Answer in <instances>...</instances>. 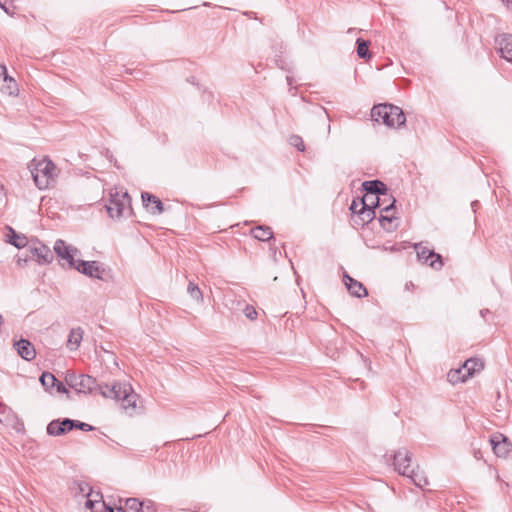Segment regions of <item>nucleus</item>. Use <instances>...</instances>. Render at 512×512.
<instances>
[{"instance_id": "aec40b11", "label": "nucleus", "mask_w": 512, "mask_h": 512, "mask_svg": "<svg viewBox=\"0 0 512 512\" xmlns=\"http://www.w3.org/2000/svg\"><path fill=\"white\" fill-rule=\"evenodd\" d=\"M83 330L81 327L71 329L68 339H67V347L71 351H75L80 346V343L83 339Z\"/></svg>"}, {"instance_id": "bb28decb", "label": "nucleus", "mask_w": 512, "mask_h": 512, "mask_svg": "<svg viewBox=\"0 0 512 512\" xmlns=\"http://www.w3.org/2000/svg\"><path fill=\"white\" fill-rule=\"evenodd\" d=\"M393 220H394V217L392 215L381 214L379 217V222H380L381 226L387 231H391L393 229V227H392Z\"/></svg>"}, {"instance_id": "dca6fc26", "label": "nucleus", "mask_w": 512, "mask_h": 512, "mask_svg": "<svg viewBox=\"0 0 512 512\" xmlns=\"http://www.w3.org/2000/svg\"><path fill=\"white\" fill-rule=\"evenodd\" d=\"M0 91L7 95H15L18 93L17 83L7 73L5 65L0 64Z\"/></svg>"}, {"instance_id": "f03ea898", "label": "nucleus", "mask_w": 512, "mask_h": 512, "mask_svg": "<svg viewBox=\"0 0 512 512\" xmlns=\"http://www.w3.org/2000/svg\"><path fill=\"white\" fill-rule=\"evenodd\" d=\"M411 454L406 448L399 449L393 456L394 469L410 480L419 488L428 484L427 478L419 471L410 469Z\"/></svg>"}, {"instance_id": "4be33fe9", "label": "nucleus", "mask_w": 512, "mask_h": 512, "mask_svg": "<svg viewBox=\"0 0 512 512\" xmlns=\"http://www.w3.org/2000/svg\"><path fill=\"white\" fill-rule=\"evenodd\" d=\"M10 235H8V242L13 246L21 249L24 247L28 248V241L24 235L17 234L12 228H9Z\"/></svg>"}, {"instance_id": "7c9ffc66", "label": "nucleus", "mask_w": 512, "mask_h": 512, "mask_svg": "<svg viewBox=\"0 0 512 512\" xmlns=\"http://www.w3.org/2000/svg\"><path fill=\"white\" fill-rule=\"evenodd\" d=\"M0 7L8 14L13 15L12 0H0Z\"/></svg>"}, {"instance_id": "f704fd0d", "label": "nucleus", "mask_w": 512, "mask_h": 512, "mask_svg": "<svg viewBox=\"0 0 512 512\" xmlns=\"http://www.w3.org/2000/svg\"><path fill=\"white\" fill-rule=\"evenodd\" d=\"M100 507H101V509H103V512H126L121 507L117 508V511H115L111 506L107 505L105 502H102L100 504Z\"/></svg>"}, {"instance_id": "5701e85b", "label": "nucleus", "mask_w": 512, "mask_h": 512, "mask_svg": "<svg viewBox=\"0 0 512 512\" xmlns=\"http://www.w3.org/2000/svg\"><path fill=\"white\" fill-rule=\"evenodd\" d=\"M356 44H357L356 52H357V55L359 58H362V59L371 58V54L369 52L370 41L364 40L363 38H358L356 40Z\"/></svg>"}, {"instance_id": "ddd939ff", "label": "nucleus", "mask_w": 512, "mask_h": 512, "mask_svg": "<svg viewBox=\"0 0 512 512\" xmlns=\"http://www.w3.org/2000/svg\"><path fill=\"white\" fill-rule=\"evenodd\" d=\"M54 251L60 258L67 261L69 268H73L76 264L75 255L78 254V249L67 246L63 240L59 239L55 242Z\"/></svg>"}, {"instance_id": "4c0bfd02", "label": "nucleus", "mask_w": 512, "mask_h": 512, "mask_svg": "<svg viewBox=\"0 0 512 512\" xmlns=\"http://www.w3.org/2000/svg\"><path fill=\"white\" fill-rule=\"evenodd\" d=\"M479 206V202L478 201H473L471 203V207L473 209V211L475 212L476 211V208Z\"/></svg>"}, {"instance_id": "f8f14e48", "label": "nucleus", "mask_w": 512, "mask_h": 512, "mask_svg": "<svg viewBox=\"0 0 512 512\" xmlns=\"http://www.w3.org/2000/svg\"><path fill=\"white\" fill-rule=\"evenodd\" d=\"M75 429V420L70 418L52 420L46 428L47 434L60 436Z\"/></svg>"}, {"instance_id": "37998d69", "label": "nucleus", "mask_w": 512, "mask_h": 512, "mask_svg": "<svg viewBox=\"0 0 512 512\" xmlns=\"http://www.w3.org/2000/svg\"><path fill=\"white\" fill-rule=\"evenodd\" d=\"M80 490L84 492V487H82V485H80Z\"/></svg>"}, {"instance_id": "c03bdc74", "label": "nucleus", "mask_w": 512, "mask_h": 512, "mask_svg": "<svg viewBox=\"0 0 512 512\" xmlns=\"http://www.w3.org/2000/svg\"><path fill=\"white\" fill-rule=\"evenodd\" d=\"M507 2H509L510 0H506Z\"/></svg>"}, {"instance_id": "9d476101", "label": "nucleus", "mask_w": 512, "mask_h": 512, "mask_svg": "<svg viewBox=\"0 0 512 512\" xmlns=\"http://www.w3.org/2000/svg\"><path fill=\"white\" fill-rule=\"evenodd\" d=\"M31 258L39 264H48L53 260V253L50 248L38 240H31L28 245Z\"/></svg>"}, {"instance_id": "7ed1b4c3", "label": "nucleus", "mask_w": 512, "mask_h": 512, "mask_svg": "<svg viewBox=\"0 0 512 512\" xmlns=\"http://www.w3.org/2000/svg\"><path fill=\"white\" fill-rule=\"evenodd\" d=\"M371 116L376 122H381L388 127H399L406 121L402 109L392 104L375 105L371 110Z\"/></svg>"}, {"instance_id": "423d86ee", "label": "nucleus", "mask_w": 512, "mask_h": 512, "mask_svg": "<svg viewBox=\"0 0 512 512\" xmlns=\"http://www.w3.org/2000/svg\"><path fill=\"white\" fill-rule=\"evenodd\" d=\"M109 216L113 219H119L131 211V198L127 192L111 195L109 203L106 205Z\"/></svg>"}, {"instance_id": "1a4fd4ad", "label": "nucleus", "mask_w": 512, "mask_h": 512, "mask_svg": "<svg viewBox=\"0 0 512 512\" xmlns=\"http://www.w3.org/2000/svg\"><path fill=\"white\" fill-rule=\"evenodd\" d=\"M73 269L90 278L99 280L104 279L105 268L98 261L77 260L76 264L73 266Z\"/></svg>"}, {"instance_id": "a19ab883", "label": "nucleus", "mask_w": 512, "mask_h": 512, "mask_svg": "<svg viewBox=\"0 0 512 512\" xmlns=\"http://www.w3.org/2000/svg\"><path fill=\"white\" fill-rule=\"evenodd\" d=\"M320 110H321L323 113L327 114V111H326V109H325V108L321 107V108H320Z\"/></svg>"}, {"instance_id": "20e7f679", "label": "nucleus", "mask_w": 512, "mask_h": 512, "mask_svg": "<svg viewBox=\"0 0 512 512\" xmlns=\"http://www.w3.org/2000/svg\"><path fill=\"white\" fill-rule=\"evenodd\" d=\"M362 187L366 191V195L364 197H371L369 200L371 204H380V201H386L387 199L391 200V203L388 206L382 208L381 212L388 213L394 208L396 200L392 195L388 194L387 186L382 181H364Z\"/></svg>"}, {"instance_id": "b1692460", "label": "nucleus", "mask_w": 512, "mask_h": 512, "mask_svg": "<svg viewBox=\"0 0 512 512\" xmlns=\"http://www.w3.org/2000/svg\"><path fill=\"white\" fill-rule=\"evenodd\" d=\"M41 384L45 388V390L50 391L54 388L57 382V378L49 372H43L39 378Z\"/></svg>"}, {"instance_id": "e433bc0d", "label": "nucleus", "mask_w": 512, "mask_h": 512, "mask_svg": "<svg viewBox=\"0 0 512 512\" xmlns=\"http://www.w3.org/2000/svg\"><path fill=\"white\" fill-rule=\"evenodd\" d=\"M4 196H5L4 187H3V185L0 184V201L3 200Z\"/></svg>"}, {"instance_id": "a211bd4d", "label": "nucleus", "mask_w": 512, "mask_h": 512, "mask_svg": "<svg viewBox=\"0 0 512 512\" xmlns=\"http://www.w3.org/2000/svg\"><path fill=\"white\" fill-rule=\"evenodd\" d=\"M17 353L20 357H22L24 360L30 361L35 358L36 351L33 347V345L25 339H21L14 344Z\"/></svg>"}, {"instance_id": "ea45409f", "label": "nucleus", "mask_w": 512, "mask_h": 512, "mask_svg": "<svg viewBox=\"0 0 512 512\" xmlns=\"http://www.w3.org/2000/svg\"><path fill=\"white\" fill-rule=\"evenodd\" d=\"M286 80L288 82L289 85H292V82H293V78L291 76H287L286 77Z\"/></svg>"}, {"instance_id": "39448f33", "label": "nucleus", "mask_w": 512, "mask_h": 512, "mask_svg": "<svg viewBox=\"0 0 512 512\" xmlns=\"http://www.w3.org/2000/svg\"><path fill=\"white\" fill-rule=\"evenodd\" d=\"M56 171L55 164L51 160L44 158L35 164L31 174L36 186L43 190L55 182Z\"/></svg>"}, {"instance_id": "58836bf2", "label": "nucleus", "mask_w": 512, "mask_h": 512, "mask_svg": "<svg viewBox=\"0 0 512 512\" xmlns=\"http://www.w3.org/2000/svg\"><path fill=\"white\" fill-rule=\"evenodd\" d=\"M488 313H489V310H488V309H483V310H481V311H480V314H481V316H482L483 318H485L486 314H488Z\"/></svg>"}, {"instance_id": "f3484780", "label": "nucleus", "mask_w": 512, "mask_h": 512, "mask_svg": "<svg viewBox=\"0 0 512 512\" xmlns=\"http://www.w3.org/2000/svg\"><path fill=\"white\" fill-rule=\"evenodd\" d=\"M343 280L351 295L358 298L365 297L368 295V292L364 285L361 282L349 276L348 274H344Z\"/></svg>"}, {"instance_id": "72a5a7b5", "label": "nucleus", "mask_w": 512, "mask_h": 512, "mask_svg": "<svg viewBox=\"0 0 512 512\" xmlns=\"http://www.w3.org/2000/svg\"><path fill=\"white\" fill-rule=\"evenodd\" d=\"M54 388H56L57 393H66L69 396V390L58 379H57V382H56V385L54 386Z\"/></svg>"}, {"instance_id": "c85d7f7f", "label": "nucleus", "mask_w": 512, "mask_h": 512, "mask_svg": "<svg viewBox=\"0 0 512 512\" xmlns=\"http://www.w3.org/2000/svg\"><path fill=\"white\" fill-rule=\"evenodd\" d=\"M140 512H157L155 503L149 499L142 501Z\"/></svg>"}, {"instance_id": "412c9836", "label": "nucleus", "mask_w": 512, "mask_h": 512, "mask_svg": "<svg viewBox=\"0 0 512 512\" xmlns=\"http://www.w3.org/2000/svg\"><path fill=\"white\" fill-rule=\"evenodd\" d=\"M250 234L259 241H269L273 238V232L271 228L264 225L252 228Z\"/></svg>"}, {"instance_id": "0eeeda50", "label": "nucleus", "mask_w": 512, "mask_h": 512, "mask_svg": "<svg viewBox=\"0 0 512 512\" xmlns=\"http://www.w3.org/2000/svg\"><path fill=\"white\" fill-rule=\"evenodd\" d=\"M483 368V363L478 359H468L464 362L463 366L457 370H451L448 373L450 382L466 381L467 378L471 377L476 371H480Z\"/></svg>"}, {"instance_id": "9b49d317", "label": "nucleus", "mask_w": 512, "mask_h": 512, "mask_svg": "<svg viewBox=\"0 0 512 512\" xmlns=\"http://www.w3.org/2000/svg\"><path fill=\"white\" fill-rule=\"evenodd\" d=\"M415 248L417 250V257L419 261L428 264L434 269H440L443 266L440 254L435 253L433 250L426 247H420V244H416Z\"/></svg>"}, {"instance_id": "c9c22d12", "label": "nucleus", "mask_w": 512, "mask_h": 512, "mask_svg": "<svg viewBox=\"0 0 512 512\" xmlns=\"http://www.w3.org/2000/svg\"><path fill=\"white\" fill-rule=\"evenodd\" d=\"M362 206V204H359V200H353L350 205V210L353 214L358 215L359 208Z\"/></svg>"}, {"instance_id": "2eb2a0df", "label": "nucleus", "mask_w": 512, "mask_h": 512, "mask_svg": "<svg viewBox=\"0 0 512 512\" xmlns=\"http://www.w3.org/2000/svg\"><path fill=\"white\" fill-rule=\"evenodd\" d=\"M495 43L502 58L512 63V34L502 33L495 37Z\"/></svg>"}, {"instance_id": "cd10ccee", "label": "nucleus", "mask_w": 512, "mask_h": 512, "mask_svg": "<svg viewBox=\"0 0 512 512\" xmlns=\"http://www.w3.org/2000/svg\"><path fill=\"white\" fill-rule=\"evenodd\" d=\"M290 144L296 147L298 151L303 152L305 150L303 139L298 135H293L290 137Z\"/></svg>"}, {"instance_id": "393cba45", "label": "nucleus", "mask_w": 512, "mask_h": 512, "mask_svg": "<svg viewBox=\"0 0 512 512\" xmlns=\"http://www.w3.org/2000/svg\"><path fill=\"white\" fill-rule=\"evenodd\" d=\"M187 291L190 297L194 299L197 303L203 302V294L198 285L194 284L193 282H189Z\"/></svg>"}, {"instance_id": "6ab92c4d", "label": "nucleus", "mask_w": 512, "mask_h": 512, "mask_svg": "<svg viewBox=\"0 0 512 512\" xmlns=\"http://www.w3.org/2000/svg\"><path fill=\"white\" fill-rule=\"evenodd\" d=\"M141 198H142L143 204L146 207L149 205V203L153 204V206L151 207V212L153 214H161L164 211L163 203L161 202V200L158 197H156L148 192H143L141 194Z\"/></svg>"}, {"instance_id": "79ce46f5", "label": "nucleus", "mask_w": 512, "mask_h": 512, "mask_svg": "<svg viewBox=\"0 0 512 512\" xmlns=\"http://www.w3.org/2000/svg\"><path fill=\"white\" fill-rule=\"evenodd\" d=\"M2 323H3V318H2V316L0 315V326L2 325Z\"/></svg>"}, {"instance_id": "c756f323", "label": "nucleus", "mask_w": 512, "mask_h": 512, "mask_svg": "<svg viewBox=\"0 0 512 512\" xmlns=\"http://www.w3.org/2000/svg\"><path fill=\"white\" fill-rule=\"evenodd\" d=\"M243 311L248 319L255 320L257 318V311L252 305H246Z\"/></svg>"}, {"instance_id": "4468645a", "label": "nucleus", "mask_w": 512, "mask_h": 512, "mask_svg": "<svg viewBox=\"0 0 512 512\" xmlns=\"http://www.w3.org/2000/svg\"><path fill=\"white\" fill-rule=\"evenodd\" d=\"M490 444L498 457H506L512 450V444L509 442L508 438L501 433L492 435Z\"/></svg>"}, {"instance_id": "473e14b6", "label": "nucleus", "mask_w": 512, "mask_h": 512, "mask_svg": "<svg viewBox=\"0 0 512 512\" xmlns=\"http://www.w3.org/2000/svg\"><path fill=\"white\" fill-rule=\"evenodd\" d=\"M75 429H79V430L88 432V431L94 430L95 428L88 423L75 420Z\"/></svg>"}, {"instance_id": "6e6552de", "label": "nucleus", "mask_w": 512, "mask_h": 512, "mask_svg": "<svg viewBox=\"0 0 512 512\" xmlns=\"http://www.w3.org/2000/svg\"><path fill=\"white\" fill-rule=\"evenodd\" d=\"M370 198L371 197H363L359 199V204H362V206L359 208L358 215L352 218L355 225L364 226L375 218V208L379 207L380 204H371V202H369Z\"/></svg>"}, {"instance_id": "f257e3e1", "label": "nucleus", "mask_w": 512, "mask_h": 512, "mask_svg": "<svg viewBox=\"0 0 512 512\" xmlns=\"http://www.w3.org/2000/svg\"><path fill=\"white\" fill-rule=\"evenodd\" d=\"M65 382L77 393L92 394L98 392L105 398L120 401L125 410L136 408L138 395L133 391L129 383L98 384L92 376L76 374L74 371L66 372Z\"/></svg>"}, {"instance_id": "2f4dec72", "label": "nucleus", "mask_w": 512, "mask_h": 512, "mask_svg": "<svg viewBox=\"0 0 512 512\" xmlns=\"http://www.w3.org/2000/svg\"><path fill=\"white\" fill-rule=\"evenodd\" d=\"M102 502V500H92L88 498L86 501V507L90 509L92 512H103V509H95V505H98L100 507V504Z\"/></svg>"}, {"instance_id": "a878e982", "label": "nucleus", "mask_w": 512, "mask_h": 512, "mask_svg": "<svg viewBox=\"0 0 512 512\" xmlns=\"http://www.w3.org/2000/svg\"><path fill=\"white\" fill-rule=\"evenodd\" d=\"M125 507L129 511L140 512L142 507V501H140L138 498H127L125 500Z\"/></svg>"}]
</instances>
